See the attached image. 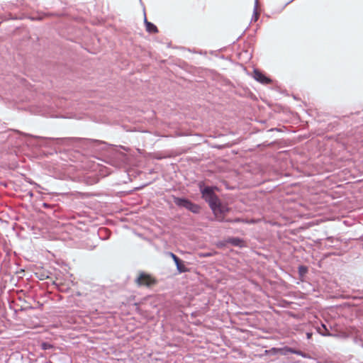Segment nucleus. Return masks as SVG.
<instances>
[{
	"label": "nucleus",
	"mask_w": 363,
	"mask_h": 363,
	"mask_svg": "<svg viewBox=\"0 0 363 363\" xmlns=\"http://www.w3.org/2000/svg\"><path fill=\"white\" fill-rule=\"evenodd\" d=\"M28 135V134H25ZM30 136V135H29ZM38 139H40L44 142L45 145L48 146L51 142L57 145L71 146L73 144H78L80 147L86 148L91 150H97L99 149V146L105 145L106 143L102 140L89 139L85 138H44L40 136H33Z\"/></svg>",
	"instance_id": "1"
},
{
	"label": "nucleus",
	"mask_w": 363,
	"mask_h": 363,
	"mask_svg": "<svg viewBox=\"0 0 363 363\" xmlns=\"http://www.w3.org/2000/svg\"><path fill=\"white\" fill-rule=\"evenodd\" d=\"M199 191L202 195V198L208 203L211 209L214 212L220 211V202L215 194L214 190L216 187L205 186L204 182H201L199 184Z\"/></svg>",
	"instance_id": "2"
},
{
	"label": "nucleus",
	"mask_w": 363,
	"mask_h": 363,
	"mask_svg": "<svg viewBox=\"0 0 363 363\" xmlns=\"http://www.w3.org/2000/svg\"><path fill=\"white\" fill-rule=\"evenodd\" d=\"M172 199L174 203L179 208H184L195 214L200 213L201 206L188 199L173 196Z\"/></svg>",
	"instance_id": "3"
},
{
	"label": "nucleus",
	"mask_w": 363,
	"mask_h": 363,
	"mask_svg": "<svg viewBox=\"0 0 363 363\" xmlns=\"http://www.w3.org/2000/svg\"><path fill=\"white\" fill-rule=\"evenodd\" d=\"M135 282L140 286H150L155 284V280L149 274L140 272L139 276L135 279Z\"/></svg>",
	"instance_id": "4"
},
{
	"label": "nucleus",
	"mask_w": 363,
	"mask_h": 363,
	"mask_svg": "<svg viewBox=\"0 0 363 363\" xmlns=\"http://www.w3.org/2000/svg\"><path fill=\"white\" fill-rule=\"evenodd\" d=\"M170 257L172 258L174 262L177 269L179 273L186 272L188 271L187 267L184 264L182 260H181L173 252H169Z\"/></svg>",
	"instance_id": "5"
},
{
	"label": "nucleus",
	"mask_w": 363,
	"mask_h": 363,
	"mask_svg": "<svg viewBox=\"0 0 363 363\" xmlns=\"http://www.w3.org/2000/svg\"><path fill=\"white\" fill-rule=\"evenodd\" d=\"M254 79L263 84H269L272 83V79H270L269 77H266L264 74H262L260 71L258 69H254Z\"/></svg>",
	"instance_id": "6"
},
{
	"label": "nucleus",
	"mask_w": 363,
	"mask_h": 363,
	"mask_svg": "<svg viewBox=\"0 0 363 363\" xmlns=\"http://www.w3.org/2000/svg\"><path fill=\"white\" fill-rule=\"evenodd\" d=\"M226 242L232 245L233 246L243 247H245V241L238 237L229 238L226 240Z\"/></svg>",
	"instance_id": "7"
},
{
	"label": "nucleus",
	"mask_w": 363,
	"mask_h": 363,
	"mask_svg": "<svg viewBox=\"0 0 363 363\" xmlns=\"http://www.w3.org/2000/svg\"><path fill=\"white\" fill-rule=\"evenodd\" d=\"M317 332L320 335L324 336V337L336 336V335H334L329 332V330L328 329V328L326 327V325L324 323H321L320 326L317 328Z\"/></svg>",
	"instance_id": "8"
},
{
	"label": "nucleus",
	"mask_w": 363,
	"mask_h": 363,
	"mask_svg": "<svg viewBox=\"0 0 363 363\" xmlns=\"http://www.w3.org/2000/svg\"><path fill=\"white\" fill-rule=\"evenodd\" d=\"M277 350L281 355L286 356L289 354H293L294 348L286 346L281 348H278Z\"/></svg>",
	"instance_id": "9"
},
{
	"label": "nucleus",
	"mask_w": 363,
	"mask_h": 363,
	"mask_svg": "<svg viewBox=\"0 0 363 363\" xmlns=\"http://www.w3.org/2000/svg\"><path fill=\"white\" fill-rule=\"evenodd\" d=\"M145 27H146V30L150 33H158V29H157V26L151 22H147Z\"/></svg>",
	"instance_id": "10"
},
{
	"label": "nucleus",
	"mask_w": 363,
	"mask_h": 363,
	"mask_svg": "<svg viewBox=\"0 0 363 363\" xmlns=\"http://www.w3.org/2000/svg\"><path fill=\"white\" fill-rule=\"evenodd\" d=\"M55 15H56V14L53 13H38L35 16L31 17V19L40 21L44 18V16H55Z\"/></svg>",
	"instance_id": "11"
},
{
	"label": "nucleus",
	"mask_w": 363,
	"mask_h": 363,
	"mask_svg": "<svg viewBox=\"0 0 363 363\" xmlns=\"http://www.w3.org/2000/svg\"><path fill=\"white\" fill-rule=\"evenodd\" d=\"M293 354H296L297 355L301 356L302 357L306 358V359H309L311 357V356L308 354L305 353L301 350H296L294 348L293 350Z\"/></svg>",
	"instance_id": "12"
},
{
	"label": "nucleus",
	"mask_w": 363,
	"mask_h": 363,
	"mask_svg": "<svg viewBox=\"0 0 363 363\" xmlns=\"http://www.w3.org/2000/svg\"><path fill=\"white\" fill-rule=\"evenodd\" d=\"M257 7H258V0H255L254 10H253V16H252V19H254L255 21L258 18Z\"/></svg>",
	"instance_id": "13"
},
{
	"label": "nucleus",
	"mask_w": 363,
	"mask_h": 363,
	"mask_svg": "<svg viewBox=\"0 0 363 363\" xmlns=\"http://www.w3.org/2000/svg\"><path fill=\"white\" fill-rule=\"evenodd\" d=\"M298 269L301 276H303L308 272V267L303 265H300Z\"/></svg>",
	"instance_id": "14"
},
{
	"label": "nucleus",
	"mask_w": 363,
	"mask_h": 363,
	"mask_svg": "<svg viewBox=\"0 0 363 363\" xmlns=\"http://www.w3.org/2000/svg\"><path fill=\"white\" fill-rule=\"evenodd\" d=\"M40 347L43 350H47L52 349L53 347V345L48 342H43L41 343Z\"/></svg>",
	"instance_id": "15"
},
{
	"label": "nucleus",
	"mask_w": 363,
	"mask_h": 363,
	"mask_svg": "<svg viewBox=\"0 0 363 363\" xmlns=\"http://www.w3.org/2000/svg\"><path fill=\"white\" fill-rule=\"evenodd\" d=\"M312 335H313V333H311V332H308V333H306V338H307V339H311V337H312Z\"/></svg>",
	"instance_id": "16"
},
{
	"label": "nucleus",
	"mask_w": 363,
	"mask_h": 363,
	"mask_svg": "<svg viewBox=\"0 0 363 363\" xmlns=\"http://www.w3.org/2000/svg\"><path fill=\"white\" fill-rule=\"evenodd\" d=\"M33 185L35 186V188H40L41 189V186L40 184L35 183V182H33Z\"/></svg>",
	"instance_id": "17"
},
{
	"label": "nucleus",
	"mask_w": 363,
	"mask_h": 363,
	"mask_svg": "<svg viewBox=\"0 0 363 363\" xmlns=\"http://www.w3.org/2000/svg\"><path fill=\"white\" fill-rule=\"evenodd\" d=\"M26 181L30 183V184H33V181H32L30 179H27Z\"/></svg>",
	"instance_id": "18"
},
{
	"label": "nucleus",
	"mask_w": 363,
	"mask_h": 363,
	"mask_svg": "<svg viewBox=\"0 0 363 363\" xmlns=\"http://www.w3.org/2000/svg\"><path fill=\"white\" fill-rule=\"evenodd\" d=\"M147 22H148V21H147V20L146 18V16L145 15L144 23H145V26H146Z\"/></svg>",
	"instance_id": "19"
},
{
	"label": "nucleus",
	"mask_w": 363,
	"mask_h": 363,
	"mask_svg": "<svg viewBox=\"0 0 363 363\" xmlns=\"http://www.w3.org/2000/svg\"><path fill=\"white\" fill-rule=\"evenodd\" d=\"M43 206H44L45 207H47L48 205L46 203H43Z\"/></svg>",
	"instance_id": "20"
},
{
	"label": "nucleus",
	"mask_w": 363,
	"mask_h": 363,
	"mask_svg": "<svg viewBox=\"0 0 363 363\" xmlns=\"http://www.w3.org/2000/svg\"><path fill=\"white\" fill-rule=\"evenodd\" d=\"M29 195H30V196H33V193H32V192H30V193H29Z\"/></svg>",
	"instance_id": "21"
},
{
	"label": "nucleus",
	"mask_w": 363,
	"mask_h": 363,
	"mask_svg": "<svg viewBox=\"0 0 363 363\" xmlns=\"http://www.w3.org/2000/svg\"><path fill=\"white\" fill-rule=\"evenodd\" d=\"M240 220L239 219H235L234 221L235 222H238Z\"/></svg>",
	"instance_id": "22"
}]
</instances>
